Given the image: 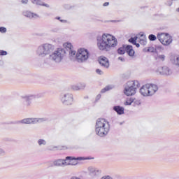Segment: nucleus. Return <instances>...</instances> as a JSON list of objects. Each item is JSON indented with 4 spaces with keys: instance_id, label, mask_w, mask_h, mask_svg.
<instances>
[{
    "instance_id": "nucleus-42",
    "label": "nucleus",
    "mask_w": 179,
    "mask_h": 179,
    "mask_svg": "<svg viewBox=\"0 0 179 179\" xmlns=\"http://www.w3.org/2000/svg\"><path fill=\"white\" fill-rule=\"evenodd\" d=\"M21 2L22 3L26 4L27 2H29V0H22Z\"/></svg>"
},
{
    "instance_id": "nucleus-14",
    "label": "nucleus",
    "mask_w": 179,
    "mask_h": 179,
    "mask_svg": "<svg viewBox=\"0 0 179 179\" xmlns=\"http://www.w3.org/2000/svg\"><path fill=\"white\" fill-rule=\"evenodd\" d=\"M147 87L148 89V94L149 96H153L157 92V90H159V87H157V85L155 84H147Z\"/></svg>"
},
{
    "instance_id": "nucleus-38",
    "label": "nucleus",
    "mask_w": 179,
    "mask_h": 179,
    "mask_svg": "<svg viewBox=\"0 0 179 179\" xmlns=\"http://www.w3.org/2000/svg\"><path fill=\"white\" fill-rule=\"evenodd\" d=\"M5 155H6L5 150L0 148V156H5Z\"/></svg>"
},
{
    "instance_id": "nucleus-29",
    "label": "nucleus",
    "mask_w": 179,
    "mask_h": 179,
    "mask_svg": "<svg viewBox=\"0 0 179 179\" xmlns=\"http://www.w3.org/2000/svg\"><path fill=\"white\" fill-rule=\"evenodd\" d=\"M136 40H138V36H135L134 38H131L129 39V43H131V44H136Z\"/></svg>"
},
{
    "instance_id": "nucleus-20",
    "label": "nucleus",
    "mask_w": 179,
    "mask_h": 179,
    "mask_svg": "<svg viewBox=\"0 0 179 179\" xmlns=\"http://www.w3.org/2000/svg\"><path fill=\"white\" fill-rule=\"evenodd\" d=\"M113 110L117 113V114H118V115H122V114H124V107L116 106L113 107Z\"/></svg>"
},
{
    "instance_id": "nucleus-44",
    "label": "nucleus",
    "mask_w": 179,
    "mask_h": 179,
    "mask_svg": "<svg viewBox=\"0 0 179 179\" xmlns=\"http://www.w3.org/2000/svg\"><path fill=\"white\" fill-rule=\"evenodd\" d=\"M110 5V3H108V2H106V3H103V6H108Z\"/></svg>"
},
{
    "instance_id": "nucleus-11",
    "label": "nucleus",
    "mask_w": 179,
    "mask_h": 179,
    "mask_svg": "<svg viewBox=\"0 0 179 179\" xmlns=\"http://www.w3.org/2000/svg\"><path fill=\"white\" fill-rule=\"evenodd\" d=\"M157 71L159 73L163 76H170L171 75H173V70L167 66L159 67Z\"/></svg>"
},
{
    "instance_id": "nucleus-6",
    "label": "nucleus",
    "mask_w": 179,
    "mask_h": 179,
    "mask_svg": "<svg viewBox=\"0 0 179 179\" xmlns=\"http://www.w3.org/2000/svg\"><path fill=\"white\" fill-rule=\"evenodd\" d=\"M139 81H129L125 87L124 93L126 96H134L136 93V89L139 87Z\"/></svg>"
},
{
    "instance_id": "nucleus-2",
    "label": "nucleus",
    "mask_w": 179,
    "mask_h": 179,
    "mask_svg": "<svg viewBox=\"0 0 179 179\" xmlns=\"http://www.w3.org/2000/svg\"><path fill=\"white\" fill-rule=\"evenodd\" d=\"M95 132L98 136L104 138L110 132V122L106 119L99 118L96 122Z\"/></svg>"
},
{
    "instance_id": "nucleus-49",
    "label": "nucleus",
    "mask_w": 179,
    "mask_h": 179,
    "mask_svg": "<svg viewBox=\"0 0 179 179\" xmlns=\"http://www.w3.org/2000/svg\"><path fill=\"white\" fill-rule=\"evenodd\" d=\"M172 1H177V0H172Z\"/></svg>"
},
{
    "instance_id": "nucleus-48",
    "label": "nucleus",
    "mask_w": 179,
    "mask_h": 179,
    "mask_svg": "<svg viewBox=\"0 0 179 179\" xmlns=\"http://www.w3.org/2000/svg\"><path fill=\"white\" fill-rule=\"evenodd\" d=\"M112 22H120V20H114V21H112Z\"/></svg>"
},
{
    "instance_id": "nucleus-36",
    "label": "nucleus",
    "mask_w": 179,
    "mask_h": 179,
    "mask_svg": "<svg viewBox=\"0 0 179 179\" xmlns=\"http://www.w3.org/2000/svg\"><path fill=\"white\" fill-rule=\"evenodd\" d=\"M0 55L3 56V55H8V52L5 50H0Z\"/></svg>"
},
{
    "instance_id": "nucleus-17",
    "label": "nucleus",
    "mask_w": 179,
    "mask_h": 179,
    "mask_svg": "<svg viewBox=\"0 0 179 179\" xmlns=\"http://www.w3.org/2000/svg\"><path fill=\"white\" fill-rule=\"evenodd\" d=\"M44 0H32L31 2L34 5H38L39 6H45V8H50V5L44 3Z\"/></svg>"
},
{
    "instance_id": "nucleus-15",
    "label": "nucleus",
    "mask_w": 179,
    "mask_h": 179,
    "mask_svg": "<svg viewBox=\"0 0 179 179\" xmlns=\"http://www.w3.org/2000/svg\"><path fill=\"white\" fill-rule=\"evenodd\" d=\"M23 15L26 17H29V19H38L40 17L39 15H37L36 13H31L30 11H24Z\"/></svg>"
},
{
    "instance_id": "nucleus-33",
    "label": "nucleus",
    "mask_w": 179,
    "mask_h": 179,
    "mask_svg": "<svg viewBox=\"0 0 179 179\" xmlns=\"http://www.w3.org/2000/svg\"><path fill=\"white\" fill-rule=\"evenodd\" d=\"M101 179H114L110 175H105L101 178Z\"/></svg>"
},
{
    "instance_id": "nucleus-43",
    "label": "nucleus",
    "mask_w": 179,
    "mask_h": 179,
    "mask_svg": "<svg viewBox=\"0 0 179 179\" xmlns=\"http://www.w3.org/2000/svg\"><path fill=\"white\" fill-rule=\"evenodd\" d=\"M55 19H57V20H59L60 22H64V20H61V17H56Z\"/></svg>"
},
{
    "instance_id": "nucleus-1",
    "label": "nucleus",
    "mask_w": 179,
    "mask_h": 179,
    "mask_svg": "<svg viewBox=\"0 0 179 179\" xmlns=\"http://www.w3.org/2000/svg\"><path fill=\"white\" fill-rule=\"evenodd\" d=\"M97 48L100 51H110L112 48H115L118 45V40L115 36L104 33L101 36H97Z\"/></svg>"
},
{
    "instance_id": "nucleus-22",
    "label": "nucleus",
    "mask_w": 179,
    "mask_h": 179,
    "mask_svg": "<svg viewBox=\"0 0 179 179\" xmlns=\"http://www.w3.org/2000/svg\"><path fill=\"white\" fill-rule=\"evenodd\" d=\"M113 89H114V85H107L106 87H105L103 89L101 90V93H106V92L113 90Z\"/></svg>"
},
{
    "instance_id": "nucleus-45",
    "label": "nucleus",
    "mask_w": 179,
    "mask_h": 179,
    "mask_svg": "<svg viewBox=\"0 0 179 179\" xmlns=\"http://www.w3.org/2000/svg\"><path fill=\"white\" fill-rule=\"evenodd\" d=\"M57 147H52V148H49V150H54L55 149H57Z\"/></svg>"
},
{
    "instance_id": "nucleus-26",
    "label": "nucleus",
    "mask_w": 179,
    "mask_h": 179,
    "mask_svg": "<svg viewBox=\"0 0 179 179\" xmlns=\"http://www.w3.org/2000/svg\"><path fill=\"white\" fill-rule=\"evenodd\" d=\"M125 106H131V104H134V98L127 99L126 102L124 103Z\"/></svg>"
},
{
    "instance_id": "nucleus-18",
    "label": "nucleus",
    "mask_w": 179,
    "mask_h": 179,
    "mask_svg": "<svg viewBox=\"0 0 179 179\" xmlns=\"http://www.w3.org/2000/svg\"><path fill=\"white\" fill-rule=\"evenodd\" d=\"M140 93H141V94H142V96H150L149 95V90L148 89V84L143 85L140 89Z\"/></svg>"
},
{
    "instance_id": "nucleus-34",
    "label": "nucleus",
    "mask_w": 179,
    "mask_h": 179,
    "mask_svg": "<svg viewBox=\"0 0 179 179\" xmlns=\"http://www.w3.org/2000/svg\"><path fill=\"white\" fill-rule=\"evenodd\" d=\"M139 43L141 44V45H146L147 44L146 39L140 40Z\"/></svg>"
},
{
    "instance_id": "nucleus-27",
    "label": "nucleus",
    "mask_w": 179,
    "mask_h": 179,
    "mask_svg": "<svg viewBox=\"0 0 179 179\" xmlns=\"http://www.w3.org/2000/svg\"><path fill=\"white\" fill-rule=\"evenodd\" d=\"M64 48H68V50H72V44L71 43H65L63 44Z\"/></svg>"
},
{
    "instance_id": "nucleus-31",
    "label": "nucleus",
    "mask_w": 179,
    "mask_h": 179,
    "mask_svg": "<svg viewBox=\"0 0 179 179\" xmlns=\"http://www.w3.org/2000/svg\"><path fill=\"white\" fill-rule=\"evenodd\" d=\"M69 55H70L71 59H73L72 57H75V55H76V51L71 49L69 51Z\"/></svg>"
},
{
    "instance_id": "nucleus-47",
    "label": "nucleus",
    "mask_w": 179,
    "mask_h": 179,
    "mask_svg": "<svg viewBox=\"0 0 179 179\" xmlns=\"http://www.w3.org/2000/svg\"><path fill=\"white\" fill-rule=\"evenodd\" d=\"M176 12H179V8L176 9Z\"/></svg>"
},
{
    "instance_id": "nucleus-32",
    "label": "nucleus",
    "mask_w": 179,
    "mask_h": 179,
    "mask_svg": "<svg viewBox=\"0 0 179 179\" xmlns=\"http://www.w3.org/2000/svg\"><path fill=\"white\" fill-rule=\"evenodd\" d=\"M138 38H139V41H141V40H146V36L143 34H139Z\"/></svg>"
},
{
    "instance_id": "nucleus-39",
    "label": "nucleus",
    "mask_w": 179,
    "mask_h": 179,
    "mask_svg": "<svg viewBox=\"0 0 179 179\" xmlns=\"http://www.w3.org/2000/svg\"><path fill=\"white\" fill-rule=\"evenodd\" d=\"M96 73H98V75H103V71H101V70H100L99 69H97L96 70Z\"/></svg>"
},
{
    "instance_id": "nucleus-25",
    "label": "nucleus",
    "mask_w": 179,
    "mask_h": 179,
    "mask_svg": "<svg viewBox=\"0 0 179 179\" xmlns=\"http://www.w3.org/2000/svg\"><path fill=\"white\" fill-rule=\"evenodd\" d=\"M38 145L39 146H45V145H47V141L44 139H39L38 140Z\"/></svg>"
},
{
    "instance_id": "nucleus-12",
    "label": "nucleus",
    "mask_w": 179,
    "mask_h": 179,
    "mask_svg": "<svg viewBox=\"0 0 179 179\" xmlns=\"http://www.w3.org/2000/svg\"><path fill=\"white\" fill-rule=\"evenodd\" d=\"M99 63L101 66H103V68H105L106 69H108V68H110V62L108 61V59L104 56H101L99 58Z\"/></svg>"
},
{
    "instance_id": "nucleus-10",
    "label": "nucleus",
    "mask_w": 179,
    "mask_h": 179,
    "mask_svg": "<svg viewBox=\"0 0 179 179\" xmlns=\"http://www.w3.org/2000/svg\"><path fill=\"white\" fill-rule=\"evenodd\" d=\"M44 121H47V118H25L17 121L16 124H37V122H44Z\"/></svg>"
},
{
    "instance_id": "nucleus-21",
    "label": "nucleus",
    "mask_w": 179,
    "mask_h": 179,
    "mask_svg": "<svg viewBox=\"0 0 179 179\" xmlns=\"http://www.w3.org/2000/svg\"><path fill=\"white\" fill-rule=\"evenodd\" d=\"M155 58L157 62H163L166 59V55H157Z\"/></svg>"
},
{
    "instance_id": "nucleus-9",
    "label": "nucleus",
    "mask_w": 179,
    "mask_h": 179,
    "mask_svg": "<svg viewBox=\"0 0 179 179\" xmlns=\"http://www.w3.org/2000/svg\"><path fill=\"white\" fill-rule=\"evenodd\" d=\"M61 101L64 106H72L73 104V95L71 93L63 94L61 96Z\"/></svg>"
},
{
    "instance_id": "nucleus-30",
    "label": "nucleus",
    "mask_w": 179,
    "mask_h": 179,
    "mask_svg": "<svg viewBox=\"0 0 179 179\" xmlns=\"http://www.w3.org/2000/svg\"><path fill=\"white\" fill-rule=\"evenodd\" d=\"M148 38L150 41H156V40L157 39V36L156 37L155 35L150 34L149 35Z\"/></svg>"
},
{
    "instance_id": "nucleus-40",
    "label": "nucleus",
    "mask_w": 179,
    "mask_h": 179,
    "mask_svg": "<svg viewBox=\"0 0 179 179\" xmlns=\"http://www.w3.org/2000/svg\"><path fill=\"white\" fill-rule=\"evenodd\" d=\"M101 99V94H98L96 97V101H99V99Z\"/></svg>"
},
{
    "instance_id": "nucleus-13",
    "label": "nucleus",
    "mask_w": 179,
    "mask_h": 179,
    "mask_svg": "<svg viewBox=\"0 0 179 179\" xmlns=\"http://www.w3.org/2000/svg\"><path fill=\"white\" fill-rule=\"evenodd\" d=\"M89 174L92 176V177H96L97 176H100L101 174V170L99 168L89 166L88 167Z\"/></svg>"
},
{
    "instance_id": "nucleus-8",
    "label": "nucleus",
    "mask_w": 179,
    "mask_h": 179,
    "mask_svg": "<svg viewBox=\"0 0 179 179\" xmlns=\"http://www.w3.org/2000/svg\"><path fill=\"white\" fill-rule=\"evenodd\" d=\"M157 37L163 45H170L173 43V38L167 33H158Z\"/></svg>"
},
{
    "instance_id": "nucleus-41",
    "label": "nucleus",
    "mask_w": 179,
    "mask_h": 179,
    "mask_svg": "<svg viewBox=\"0 0 179 179\" xmlns=\"http://www.w3.org/2000/svg\"><path fill=\"white\" fill-rule=\"evenodd\" d=\"M118 59H119V61H121L122 62H124V61H125V59H124L122 57H119Z\"/></svg>"
},
{
    "instance_id": "nucleus-23",
    "label": "nucleus",
    "mask_w": 179,
    "mask_h": 179,
    "mask_svg": "<svg viewBox=\"0 0 179 179\" xmlns=\"http://www.w3.org/2000/svg\"><path fill=\"white\" fill-rule=\"evenodd\" d=\"M85 87H86V84H85V83L81 84L80 86H79V85H73L72 86L73 90H80L82 89H85Z\"/></svg>"
},
{
    "instance_id": "nucleus-7",
    "label": "nucleus",
    "mask_w": 179,
    "mask_h": 179,
    "mask_svg": "<svg viewBox=\"0 0 179 179\" xmlns=\"http://www.w3.org/2000/svg\"><path fill=\"white\" fill-rule=\"evenodd\" d=\"M89 57H90V52L87 49L80 48L76 55V60L79 64H83V62H86L89 59Z\"/></svg>"
},
{
    "instance_id": "nucleus-19",
    "label": "nucleus",
    "mask_w": 179,
    "mask_h": 179,
    "mask_svg": "<svg viewBox=\"0 0 179 179\" xmlns=\"http://www.w3.org/2000/svg\"><path fill=\"white\" fill-rule=\"evenodd\" d=\"M126 52L129 57H134L135 55V50H134L132 45H126Z\"/></svg>"
},
{
    "instance_id": "nucleus-5",
    "label": "nucleus",
    "mask_w": 179,
    "mask_h": 179,
    "mask_svg": "<svg viewBox=\"0 0 179 179\" xmlns=\"http://www.w3.org/2000/svg\"><path fill=\"white\" fill-rule=\"evenodd\" d=\"M65 54H66L65 49L59 48L50 54L48 59L50 61H53V62H55L56 64H59V62H62V59H64L65 57Z\"/></svg>"
},
{
    "instance_id": "nucleus-46",
    "label": "nucleus",
    "mask_w": 179,
    "mask_h": 179,
    "mask_svg": "<svg viewBox=\"0 0 179 179\" xmlns=\"http://www.w3.org/2000/svg\"><path fill=\"white\" fill-rule=\"evenodd\" d=\"M134 45H136L137 47V48H139V47H140L139 43H136V44H134Z\"/></svg>"
},
{
    "instance_id": "nucleus-28",
    "label": "nucleus",
    "mask_w": 179,
    "mask_h": 179,
    "mask_svg": "<svg viewBox=\"0 0 179 179\" xmlns=\"http://www.w3.org/2000/svg\"><path fill=\"white\" fill-rule=\"evenodd\" d=\"M133 106L134 107H136V106H141V100L136 99H134Z\"/></svg>"
},
{
    "instance_id": "nucleus-16",
    "label": "nucleus",
    "mask_w": 179,
    "mask_h": 179,
    "mask_svg": "<svg viewBox=\"0 0 179 179\" xmlns=\"http://www.w3.org/2000/svg\"><path fill=\"white\" fill-rule=\"evenodd\" d=\"M31 99H36V95L31 94L26 96L25 101L24 102V107H30L31 106V101H30Z\"/></svg>"
},
{
    "instance_id": "nucleus-37",
    "label": "nucleus",
    "mask_w": 179,
    "mask_h": 179,
    "mask_svg": "<svg viewBox=\"0 0 179 179\" xmlns=\"http://www.w3.org/2000/svg\"><path fill=\"white\" fill-rule=\"evenodd\" d=\"M166 5H167L168 6H171L173 5V0L167 1Z\"/></svg>"
},
{
    "instance_id": "nucleus-4",
    "label": "nucleus",
    "mask_w": 179,
    "mask_h": 179,
    "mask_svg": "<svg viewBox=\"0 0 179 179\" xmlns=\"http://www.w3.org/2000/svg\"><path fill=\"white\" fill-rule=\"evenodd\" d=\"M85 159L79 157H66L65 159H56L53 162L54 166L56 167H65L66 166H76L78 162H71V160H85Z\"/></svg>"
},
{
    "instance_id": "nucleus-3",
    "label": "nucleus",
    "mask_w": 179,
    "mask_h": 179,
    "mask_svg": "<svg viewBox=\"0 0 179 179\" xmlns=\"http://www.w3.org/2000/svg\"><path fill=\"white\" fill-rule=\"evenodd\" d=\"M54 45L50 43H43L37 47L36 50V55L38 58H45L47 55H50L54 51Z\"/></svg>"
},
{
    "instance_id": "nucleus-24",
    "label": "nucleus",
    "mask_w": 179,
    "mask_h": 179,
    "mask_svg": "<svg viewBox=\"0 0 179 179\" xmlns=\"http://www.w3.org/2000/svg\"><path fill=\"white\" fill-rule=\"evenodd\" d=\"M127 45H124L123 47L120 48L117 50V52L118 54H120L121 55L125 54V52H127Z\"/></svg>"
},
{
    "instance_id": "nucleus-35",
    "label": "nucleus",
    "mask_w": 179,
    "mask_h": 179,
    "mask_svg": "<svg viewBox=\"0 0 179 179\" xmlns=\"http://www.w3.org/2000/svg\"><path fill=\"white\" fill-rule=\"evenodd\" d=\"M0 33H6V28L3 27H0Z\"/></svg>"
}]
</instances>
